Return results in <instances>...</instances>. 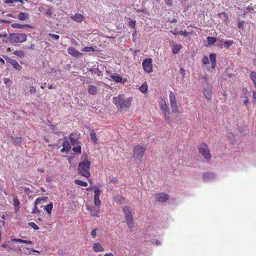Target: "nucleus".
<instances>
[{
  "mask_svg": "<svg viewBox=\"0 0 256 256\" xmlns=\"http://www.w3.org/2000/svg\"><path fill=\"white\" fill-rule=\"evenodd\" d=\"M182 47V46L178 45V44H176V45L173 46L172 48V53L174 54H176L178 53V52L181 49Z\"/></svg>",
  "mask_w": 256,
  "mask_h": 256,
  "instance_id": "nucleus-29",
  "label": "nucleus"
},
{
  "mask_svg": "<svg viewBox=\"0 0 256 256\" xmlns=\"http://www.w3.org/2000/svg\"><path fill=\"white\" fill-rule=\"evenodd\" d=\"M52 180V178L50 176H47L46 178V181L48 182H50Z\"/></svg>",
  "mask_w": 256,
  "mask_h": 256,
  "instance_id": "nucleus-64",
  "label": "nucleus"
},
{
  "mask_svg": "<svg viewBox=\"0 0 256 256\" xmlns=\"http://www.w3.org/2000/svg\"><path fill=\"white\" fill-rule=\"evenodd\" d=\"M82 51L85 52H94L95 51V50L92 46H86V47L84 48L82 50Z\"/></svg>",
  "mask_w": 256,
  "mask_h": 256,
  "instance_id": "nucleus-41",
  "label": "nucleus"
},
{
  "mask_svg": "<svg viewBox=\"0 0 256 256\" xmlns=\"http://www.w3.org/2000/svg\"><path fill=\"white\" fill-rule=\"evenodd\" d=\"M88 92L91 95H96L98 92V88L96 86L90 84L88 88Z\"/></svg>",
  "mask_w": 256,
  "mask_h": 256,
  "instance_id": "nucleus-19",
  "label": "nucleus"
},
{
  "mask_svg": "<svg viewBox=\"0 0 256 256\" xmlns=\"http://www.w3.org/2000/svg\"><path fill=\"white\" fill-rule=\"evenodd\" d=\"M3 57L7 62L12 64L14 69L20 70L22 68V66L18 64L16 60L10 58L6 56H4Z\"/></svg>",
  "mask_w": 256,
  "mask_h": 256,
  "instance_id": "nucleus-12",
  "label": "nucleus"
},
{
  "mask_svg": "<svg viewBox=\"0 0 256 256\" xmlns=\"http://www.w3.org/2000/svg\"><path fill=\"white\" fill-rule=\"evenodd\" d=\"M170 102L172 113L180 114V110L177 105V100L175 94L172 92H170Z\"/></svg>",
  "mask_w": 256,
  "mask_h": 256,
  "instance_id": "nucleus-6",
  "label": "nucleus"
},
{
  "mask_svg": "<svg viewBox=\"0 0 256 256\" xmlns=\"http://www.w3.org/2000/svg\"><path fill=\"white\" fill-rule=\"evenodd\" d=\"M198 150L200 154L206 160H210L212 158L210 150L208 145L206 142H201L198 146Z\"/></svg>",
  "mask_w": 256,
  "mask_h": 256,
  "instance_id": "nucleus-3",
  "label": "nucleus"
},
{
  "mask_svg": "<svg viewBox=\"0 0 256 256\" xmlns=\"http://www.w3.org/2000/svg\"><path fill=\"white\" fill-rule=\"evenodd\" d=\"M53 208V204L52 202L50 203L48 205H46L45 208L44 210L48 212V214H51V210Z\"/></svg>",
  "mask_w": 256,
  "mask_h": 256,
  "instance_id": "nucleus-37",
  "label": "nucleus"
},
{
  "mask_svg": "<svg viewBox=\"0 0 256 256\" xmlns=\"http://www.w3.org/2000/svg\"><path fill=\"white\" fill-rule=\"evenodd\" d=\"M202 62L204 64H208L209 60H208V57L206 56H204L202 58Z\"/></svg>",
  "mask_w": 256,
  "mask_h": 256,
  "instance_id": "nucleus-51",
  "label": "nucleus"
},
{
  "mask_svg": "<svg viewBox=\"0 0 256 256\" xmlns=\"http://www.w3.org/2000/svg\"><path fill=\"white\" fill-rule=\"evenodd\" d=\"M24 78L28 80V82H26V84L24 88V90L26 94H27V91L28 90V86L34 84L36 83V80L34 78H30L28 76H25ZM28 92L31 94L35 93L36 92V89L34 86H30V90H28Z\"/></svg>",
  "mask_w": 256,
  "mask_h": 256,
  "instance_id": "nucleus-9",
  "label": "nucleus"
},
{
  "mask_svg": "<svg viewBox=\"0 0 256 256\" xmlns=\"http://www.w3.org/2000/svg\"><path fill=\"white\" fill-rule=\"evenodd\" d=\"M38 212H39V210L38 208L37 205L35 204L34 208V210H32V214H34L36 213H38Z\"/></svg>",
  "mask_w": 256,
  "mask_h": 256,
  "instance_id": "nucleus-56",
  "label": "nucleus"
},
{
  "mask_svg": "<svg viewBox=\"0 0 256 256\" xmlns=\"http://www.w3.org/2000/svg\"><path fill=\"white\" fill-rule=\"evenodd\" d=\"M10 241L11 242H16L22 243V240L20 239V238H11Z\"/></svg>",
  "mask_w": 256,
  "mask_h": 256,
  "instance_id": "nucleus-52",
  "label": "nucleus"
},
{
  "mask_svg": "<svg viewBox=\"0 0 256 256\" xmlns=\"http://www.w3.org/2000/svg\"><path fill=\"white\" fill-rule=\"evenodd\" d=\"M3 81L4 84H7L10 82V80L9 78H4Z\"/></svg>",
  "mask_w": 256,
  "mask_h": 256,
  "instance_id": "nucleus-55",
  "label": "nucleus"
},
{
  "mask_svg": "<svg viewBox=\"0 0 256 256\" xmlns=\"http://www.w3.org/2000/svg\"><path fill=\"white\" fill-rule=\"evenodd\" d=\"M72 20L78 22H81L84 20V16L82 14L76 13L74 15L71 16Z\"/></svg>",
  "mask_w": 256,
  "mask_h": 256,
  "instance_id": "nucleus-18",
  "label": "nucleus"
},
{
  "mask_svg": "<svg viewBox=\"0 0 256 256\" xmlns=\"http://www.w3.org/2000/svg\"><path fill=\"white\" fill-rule=\"evenodd\" d=\"M136 22L135 20H131L130 22H128V26L130 27L133 28L135 32H136Z\"/></svg>",
  "mask_w": 256,
  "mask_h": 256,
  "instance_id": "nucleus-42",
  "label": "nucleus"
},
{
  "mask_svg": "<svg viewBox=\"0 0 256 256\" xmlns=\"http://www.w3.org/2000/svg\"><path fill=\"white\" fill-rule=\"evenodd\" d=\"M110 78L113 79V80L116 82H120L122 81V78L120 76V74L116 75H111Z\"/></svg>",
  "mask_w": 256,
  "mask_h": 256,
  "instance_id": "nucleus-32",
  "label": "nucleus"
},
{
  "mask_svg": "<svg viewBox=\"0 0 256 256\" xmlns=\"http://www.w3.org/2000/svg\"><path fill=\"white\" fill-rule=\"evenodd\" d=\"M28 224L30 226L33 228L34 230H38L39 229V227L34 222H28Z\"/></svg>",
  "mask_w": 256,
  "mask_h": 256,
  "instance_id": "nucleus-46",
  "label": "nucleus"
},
{
  "mask_svg": "<svg viewBox=\"0 0 256 256\" xmlns=\"http://www.w3.org/2000/svg\"><path fill=\"white\" fill-rule=\"evenodd\" d=\"M123 211L126 215V224L129 228H132L134 226L133 216L131 212L130 208L128 206H124Z\"/></svg>",
  "mask_w": 256,
  "mask_h": 256,
  "instance_id": "nucleus-5",
  "label": "nucleus"
},
{
  "mask_svg": "<svg viewBox=\"0 0 256 256\" xmlns=\"http://www.w3.org/2000/svg\"><path fill=\"white\" fill-rule=\"evenodd\" d=\"M146 150V147L140 144L136 145L133 150V156L134 158L136 159L141 158L144 156Z\"/></svg>",
  "mask_w": 256,
  "mask_h": 256,
  "instance_id": "nucleus-8",
  "label": "nucleus"
},
{
  "mask_svg": "<svg viewBox=\"0 0 256 256\" xmlns=\"http://www.w3.org/2000/svg\"><path fill=\"white\" fill-rule=\"evenodd\" d=\"M68 52L74 58H79L82 55V53L73 47H69L68 48Z\"/></svg>",
  "mask_w": 256,
  "mask_h": 256,
  "instance_id": "nucleus-16",
  "label": "nucleus"
},
{
  "mask_svg": "<svg viewBox=\"0 0 256 256\" xmlns=\"http://www.w3.org/2000/svg\"><path fill=\"white\" fill-rule=\"evenodd\" d=\"M72 150L74 152L78 154L81 153L82 148L80 145L76 146L72 148Z\"/></svg>",
  "mask_w": 256,
  "mask_h": 256,
  "instance_id": "nucleus-43",
  "label": "nucleus"
},
{
  "mask_svg": "<svg viewBox=\"0 0 256 256\" xmlns=\"http://www.w3.org/2000/svg\"><path fill=\"white\" fill-rule=\"evenodd\" d=\"M168 198V195L164 193L158 194L156 197L157 200L160 202H166Z\"/></svg>",
  "mask_w": 256,
  "mask_h": 256,
  "instance_id": "nucleus-21",
  "label": "nucleus"
},
{
  "mask_svg": "<svg viewBox=\"0 0 256 256\" xmlns=\"http://www.w3.org/2000/svg\"><path fill=\"white\" fill-rule=\"evenodd\" d=\"M13 54L20 58H22L24 56V52L22 50H15Z\"/></svg>",
  "mask_w": 256,
  "mask_h": 256,
  "instance_id": "nucleus-38",
  "label": "nucleus"
},
{
  "mask_svg": "<svg viewBox=\"0 0 256 256\" xmlns=\"http://www.w3.org/2000/svg\"><path fill=\"white\" fill-rule=\"evenodd\" d=\"M26 35L24 34H12L10 35V41L13 42H23L26 40Z\"/></svg>",
  "mask_w": 256,
  "mask_h": 256,
  "instance_id": "nucleus-7",
  "label": "nucleus"
},
{
  "mask_svg": "<svg viewBox=\"0 0 256 256\" xmlns=\"http://www.w3.org/2000/svg\"><path fill=\"white\" fill-rule=\"evenodd\" d=\"M218 15L220 16L221 15L222 16H224V19L223 20V22H224L226 24H228L229 22H230V20L228 18V14L225 12H222L221 14H218Z\"/></svg>",
  "mask_w": 256,
  "mask_h": 256,
  "instance_id": "nucleus-30",
  "label": "nucleus"
},
{
  "mask_svg": "<svg viewBox=\"0 0 256 256\" xmlns=\"http://www.w3.org/2000/svg\"><path fill=\"white\" fill-rule=\"evenodd\" d=\"M5 2L8 4H12L13 2V0H6Z\"/></svg>",
  "mask_w": 256,
  "mask_h": 256,
  "instance_id": "nucleus-63",
  "label": "nucleus"
},
{
  "mask_svg": "<svg viewBox=\"0 0 256 256\" xmlns=\"http://www.w3.org/2000/svg\"><path fill=\"white\" fill-rule=\"evenodd\" d=\"M207 41L209 44H212L216 42V38L214 37L208 36L207 38Z\"/></svg>",
  "mask_w": 256,
  "mask_h": 256,
  "instance_id": "nucleus-40",
  "label": "nucleus"
},
{
  "mask_svg": "<svg viewBox=\"0 0 256 256\" xmlns=\"http://www.w3.org/2000/svg\"><path fill=\"white\" fill-rule=\"evenodd\" d=\"M179 34H180L182 36H186L188 34V32L186 30H180V32H179Z\"/></svg>",
  "mask_w": 256,
  "mask_h": 256,
  "instance_id": "nucleus-53",
  "label": "nucleus"
},
{
  "mask_svg": "<svg viewBox=\"0 0 256 256\" xmlns=\"http://www.w3.org/2000/svg\"><path fill=\"white\" fill-rule=\"evenodd\" d=\"M47 10L46 12V14L48 16H51L52 14V10L50 7L48 6Z\"/></svg>",
  "mask_w": 256,
  "mask_h": 256,
  "instance_id": "nucleus-48",
  "label": "nucleus"
},
{
  "mask_svg": "<svg viewBox=\"0 0 256 256\" xmlns=\"http://www.w3.org/2000/svg\"><path fill=\"white\" fill-rule=\"evenodd\" d=\"M210 60L212 63V68L214 69L216 66V54H210Z\"/></svg>",
  "mask_w": 256,
  "mask_h": 256,
  "instance_id": "nucleus-22",
  "label": "nucleus"
},
{
  "mask_svg": "<svg viewBox=\"0 0 256 256\" xmlns=\"http://www.w3.org/2000/svg\"><path fill=\"white\" fill-rule=\"evenodd\" d=\"M100 206H92L88 204L86 205V210L90 212L92 216L98 217Z\"/></svg>",
  "mask_w": 256,
  "mask_h": 256,
  "instance_id": "nucleus-11",
  "label": "nucleus"
},
{
  "mask_svg": "<svg viewBox=\"0 0 256 256\" xmlns=\"http://www.w3.org/2000/svg\"><path fill=\"white\" fill-rule=\"evenodd\" d=\"M22 243L26 244H32V242L30 240H23Z\"/></svg>",
  "mask_w": 256,
  "mask_h": 256,
  "instance_id": "nucleus-59",
  "label": "nucleus"
},
{
  "mask_svg": "<svg viewBox=\"0 0 256 256\" xmlns=\"http://www.w3.org/2000/svg\"><path fill=\"white\" fill-rule=\"evenodd\" d=\"M12 28H32V26L29 24H22L18 23H14L11 24Z\"/></svg>",
  "mask_w": 256,
  "mask_h": 256,
  "instance_id": "nucleus-20",
  "label": "nucleus"
},
{
  "mask_svg": "<svg viewBox=\"0 0 256 256\" xmlns=\"http://www.w3.org/2000/svg\"><path fill=\"white\" fill-rule=\"evenodd\" d=\"M232 40H226L224 42V46L226 48H228L233 44Z\"/></svg>",
  "mask_w": 256,
  "mask_h": 256,
  "instance_id": "nucleus-44",
  "label": "nucleus"
},
{
  "mask_svg": "<svg viewBox=\"0 0 256 256\" xmlns=\"http://www.w3.org/2000/svg\"><path fill=\"white\" fill-rule=\"evenodd\" d=\"M148 86L146 82L144 83L139 88L140 90L143 94H145L148 91Z\"/></svg>",
  "mask_w": 256,
  "mask_h": 256,
  "instance_id": "nucleus-33",
  "label": "nucleus"
},
{
  "mask_svg": "<svg viewBox=\"0 0 256 256\" xmlns=\"http://www.w3.org/2000/svg\"><path fill=\"white\" fill-rule=\"evenodd\" d=\"M252 102L256 103V92L254 91L252 92Z\"/></svg>",
  "mask_w": 256,
  "mask_h": 256,
  "instance_id": "nucleus-54",
  "label": "nucleus"
},
{
  "mask_svg": "<svg viewBox=\"0 0 256 256\" xmlns=\"http://www.w3.org/2000/svg\"><path fill=\"white\" fill-rule=\"evenodd\" d=\"M28 18V15L26 13L20 12L19 13L18 15V18L20 20H24L27 19Z\"/></svg>",
  "mask_w": 256,
  "mask_h": 256,
  "instance_id": "nucleus-34",
  "label": "nucleus"
},
{
  "mask_svg": "<svg viewBox=\"0 0 256 256\" xmlns=\"http://www.w3.org/2000/svg\"><path fill=\"white\" fill-rule=\"evenodd\" d=\"M74 182L79 186H88V183L85 182H83L81 180L76 179L74 180Z\"/></svg>",
  "mask_w": 256,
  "mask_h": 256,
  "instance_id": "nucleus-36",
  "label": "nucleus"
},
{
  "mask_svg": "<svg viewBox=\"0 0 256 256\" xmlns=\"http://www.w3.org/2000/svg\"><path fill=\"white\" fill-rule=\"evenodd\" d=\"M204 94L208 100H210L212 98V90H211L204 89L203 92Z\"/></svg>",
  "mask_w": 256,
  "mask_h": 256,
  "instance_id": "nucleus-24",
  "label": "nucleus"
},
{
  "mask_svg": "<svg viewBox=\"0 0 256 256\" xmlns=\"http://www.w3.org/2000/svg\"><path fill=\"white\" fill-rule=\"evenodd\" d=\"M11 241L10 240H9V241H7L6 242H4L2 245V247L4 248H6L8 250H15V249L13 248L12 247H11L10 246L8 245V244H10V243Z\"/></svg>",
  "mask_w": 256,
  "mask_h": 256,
  "instance_id": "nucleus-28",
  "label": "nucleus"
},
{
  "mask_svg": "<svg viewBox=\"0 0 256 256\" xmlns=\"http://www.w3.org/2000/svg\"><path fill=\"white\" fill-rule=\"evenodd\" d=\"M90 136L91 140L95 143L98 142V138H97L96 134L93 129H90Z\"/></svg>",
  "mask_w": 256,
  "mask_h": 256,
  "instance_id": "nucleus-26",
  "label": "nucleus"
},
{
  "mask_svg": "<svg viewBox=\"0 0 256 256\" xmlns=\"http://www.w3.org/2000/svg\"><path fill=\"white\" fill-rule=\"evenodd\" d=\"M50 129L52 132L55 134H59L61 132V128L60 126H58L57 124L56 125H50Z\"/></svg>",
  "mask_w": 256,
  "mask_h": 256,
  "instance_id": "nucleus-23",
  "label": "nucleus"
},
{
  "mask_svg": "<svg viewBox=\"0 0 256 256\" xmlns=\"http://www.w3.org/2000/svg\"><path fill=\"white\" fill-rule=\"evenodd\" d=\"M48 8V6H46V5L42 6H40L38 10L40 12L44 13V14H46V12L48 8Z\"/></svg>",
  "mask_w": 256,
  "mask_h": 256,
  "instance_id": "nucleus-45",
  "label": "nucleus"
},
{
  "mask_svg": "<svg viewBox=\"0 0 256 256\" xmlns=\"http://www.w3.org/2000/svg\"><path fill=\"white\" fill-rule=\"evenodd\" d=\"M90 161H82L80 162L78 166V172L86 178L90 176Z\"/></svg>",
  "mask_w": 256,
  "mask_h": 256,
  "instance_id": "nucleus-2",
  "label": "nucleus"
},
{
  "mask_svg": "<svg viewBox=\"0 0 256 256\" xmlns=\"http://www.w3.org/2000/svg\"><path fill=\"white\" fill-rule=\"evenodd\" d=\"M65 140L63 141L62 143V148L60 150L62 152L68 153L71 148V145L70 142L68 140L67 137H64Z\"/></svg>",
  "mask_w": 256,
  "mask_h": 256,
  "instance_id": "nucleus-14",
  "label": "nucleus"
},
{
  "mask_svg": "<svg viewBox=\"0 0 256 256\" xmlns=\"http://www.w3.org/2000/svg\"><path fill=\"white\" fill-rule=\"evenodd\" d=\"M98 228H94L91 232V236L93 238H95L97 236Z\"/></svg>",
  "mask_w": 256,
  "mask_h": 256,
  "instance_id": "nucleus-49",
  "label": "nucleus"
},
{
  "mask_svg": "<svg viewBox=\"0 0 256 256\" xmlns=\"http://www.w3.org/2000/svg\"><path fill=\"white\" fill-rule=\"evenodd\" d=\"M48 199V197L42 196L36 198L34 202L36 205H38L41 203L42 201H45Z\"/></svg>",
  "mask_w": 256,
  "mask_h": 256,
  "instance_id": "nucleus-35",
  "label": "nucleus"
},
{
  "mask_svg": "<svg viewBox=\"0 0 256 256\" xmlns=\"http://www.w3.org/2000/svg\"><path fill=\"white\" fill-rule=\"evenodd\" d=\"M113 102L118 108L123 109L128 108L131 104V100L124 98L121 95L114 96L112 98Z\"/></svg>",
  "mask_w": 256,
  "mask_h": 256,
  "instance_id": "nucleus-1",
  "label": "nucleus"
},
{
  "mask_svg": "<svg viewBox=\"0 0 256 256\" xmlns=\"http://www.w3.org/2000/svg\"><path fill=\"white\" fill-rule=\"evenodd\" d=\"M94 203L96 206H100L101 201L100 200V196L102 193V191L98 188H94Z\"/></svg>",
  "mask_w": 256,
  "mask_h": 256,
  "instance_id": "nucleus-13",
  "label": "nucleus"
},
{
  "mask_svg": "<svg viewBox=\"0 0 256 256\" xmlns=\"http://www.w3.org/2000/svg\"><path fill=\"white\" fill-rule=\"evenodd\" d=\"M160 108L164 115V119L168 124L171 122V119L170 117V112L168 106L164 99H162L160 102Z\"/></svg>",
  "mask_w": 256,
  "mask_h": 256,
  "instance_id": "nucleus-4",
  "label": "nucleus"
},
{
  "mask_svg": "<svg viewBox=\"0 0 256 256\" xmlns=\"http://www.w3.org/2000/svg\"><path fill=\"white\" fill-rule=\"evenodd\" d=\"M92 249L96 252H102L104 250V246L100 242L94 243Z\"/></svg>",
  "mask_w": 256,
  "mask_h": 256,
  "instance_id": "nucleus-17",
  "label": "nucleus"
},
{
  "mask_svg": "<svg viewBox=\"0 0 256 256\" xmlns=\"http://www.w3.org/2000/svg\"><path fill=\"white\" fill-rule=\"evenodd\" d=\"M244 104L246 105V104L248 102V98L247 96H244Z\"/></svg>",
  "mask_w": 256,
  "mask_h": 256,
  "instance_id": "nucleus-57",
  "label": "nucleus"
},
{
  "mask_svg": "<svg viewBox=\"0 0 256 256\" xmlns=\"http://www.w3.org/2000/svg\"><path fill=\"white\" fill-rule=\"evenodd\" d=\"M166 4L170 6L172 5V0H165Z\"/></svg>",
  "mask_w": 256,
  "mask_h": 256,
  "instance_id": "nucleus-58",
  "label": "nucleus"
},
{
  "mask_svg": "<svg viewBox=\"0 0 256 256\" xmlns=\"http://www.w3.org/2000/svg\"><path fill=\"white\" fill-rule=\"evenodd\" d=\"M48 36L52 37L53 39H54L55 40H58L60 38V36L57 34H52L49 33L48 34Z\"/></svg>",
  "mask_w": 256,
  "mask_h": 256,
  "instance_id": "nucleus-50",
  "label": "nucleus"
},
{
  "mask_svg": "<svg viewBox=\"0 0 256 256\" xmlns=\"http://www.w3.org/2000/svg\"><path fill=\"white\" fill-rule=\"evenodd\" d=\"M22 142V139L20 137H15L13 138L14 144L16 145L20 144Z\"/></svg>",
  "mask_w": 256,
  "mask_h": 256,
  "instance_id": "nucleus-39",
  "label": "nucleus"
},
{
  "mask_svg": "<svg viewBox=\"0 0 256 256\" xmlns=\"http://www.w3.org/2000/svg\"><path fill=\"white\" fill-rule=\"evenodd\" d=\"M171 32L172 33V34H174V35H178V34H179V32H178L176 30H174V31H171Z\"/></svg>",
  "mask_w": 256,
  "mask_h": 256,
  "instance_id": "nucleus-62",
  "label": "nucleus"
},
{
  "mask_svg": "<svg viewBox=\"0 0 256 256\" xmlns=\"http://www.w3.org/2000/svg\"><path fill=\"white\" fill-rule=\"evenodd\" d=\"M243 24H244L243 22H238V26L239 28H240L242 26Z\"/></svg>",
  "mask_w": 256,
  "mask_h": 256,
  "instance_id": "nucleus-61",
  "label": "nucleus"
},
{
  "mask_svg": "<svg viewBox=\"0 0 256 256\" xmlns=\"http://www.w3.org/2000/svg\"><path fill=\"white\" fill-rule=\"evenodd\" d=\"M89 71L92 72V74H94L99 76H102L103 75V72L98 68H89Z\"/></svg>",
  "mask_w": 256,
  "mask_h": 256,
  "instance_id": "nucleus-27",
  "label": "nucleus"
},
{
  "mask_svg": "<svg viewBox=\"0 0 256 256\" xmlns=\"http://www.w3.org/2000/svg\"><path fill=\"white\" fill-rule=\"evenodd\" d=\"M250 78L252 80L254 84L256 87V72H251L250 75Z\"/></svg>",
  "mask_w": 256,
  "mask_h": 256,
  "instance_id": "nucleus-31",
  "label": "nucleus"
},
{
  "mask_svg": "<svg viewBox=\"0 0 256 256\" xmlns=\"http://www.w3.org/2000/svg\"><path fill=\"white\" fill-rule=\"evenodd\" d=\"M152 60L149 58L144 59L142 62V66L144 72L147 73H150L153 71Z\"/></svg>",
  "mask_w": 256,
  "mask_h": 256,
  "instance_id": "nucleus-10",
  "label": "nucleus"
},
{
  "mask_svg": "<svg viewBox=\"0 0 256 256\" xmlns=\"http://www.w3.org/2000/svg\"><path fill=\"white\" fill-rule=\"evenodd\" d=\"M13 204L14 208L16 212H18L20 210V202L17 198H14L13 200Z\"/></svg>",
  "mask_w": 256,
  "mask_h": 256,
  "instance_id": "nucleus-25",
  "label": "nucleus"
},
{
  "mask_svg": "<svg viewBox=\"0 0 256 256\" xmlns=\"http://www.w3.org/2000/svg\"><path fill=\"white\" fill-rule=\"evenodd\" d=\"M98 256H114V254L112 252H108L105 254L104 256L102 255H99Z\"/></svg>",
  "mask_w": 256,
  "mask_h": 256,
  "instance_id": "nucleus-60",
  "label": "nucleus"
},
{
  "mask_svg": "<svg viewBox=\"0 0 256 256\" xmlns=\"http://www.w3.org/2000/svg\"><path fill=\"white\" fill-rule=\"evenodd\" d=\"M69 138L70 142L72 146H74L79 144V138L76 132L72 133L70 134L69 136Z\"/></svg>",
  "mask_w": 256,
  "mask_h": 256,
  "instance_id": "nucleus-15",
  "label": "nucleus"
},
{
  "mask_svg": "<svg viewBox=\"0 0 256 256\" xmlns=\"http://www.w3.org/2000/svg\"><path fill=\"white\" fill-rule=\"evenodd\" d=\"M228 140L230 141L231 143L234 144L236 142V139L233 134H230L228 136Z\"/></svg>",
  "mask_w": 256,
  "mask_h": 256,
  "instance_id": "nucleus-47",
  "label": "nucleus"
}]
</instances>
